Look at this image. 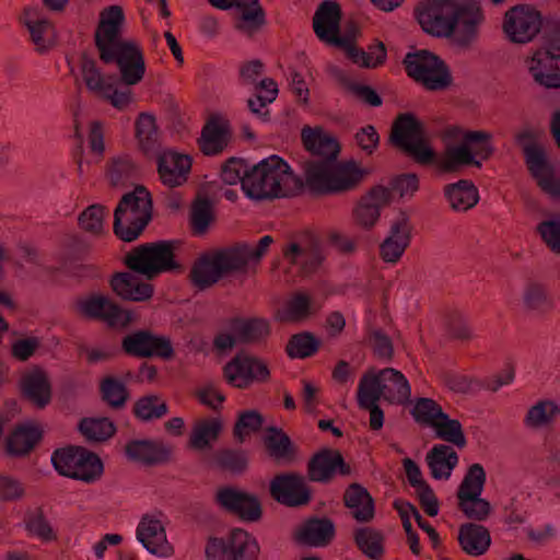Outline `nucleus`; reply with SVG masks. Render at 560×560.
Segmentation results:
<instances>
[{"label":"nucleus","mask_w":560,"mask_h":560,"mask_svg":"<svg viewBox=\"0 0 560 560\" xmlns=\"http://www.w3.org/2000/svg\"><path fill=\"white\" fill-rule=\"evenodd\" d=\"M231 327L241 342L262 338L270 331L269 323L264 318L234 319Z\"/></svg>","instance_id":"49530a36"},{"label":"nucleus","mask_w":560,"mask_h":560,"mask_svg":"<svg viewBox=\"0 0 560 560\" xmlns=\"http://www.w3.org/2000/svg\"><path fill=\"white\" fill-rule=\"evenodd\" d=\"M442 407L431 398H418L411 409V415L416 422L425 424L431 428L440 420L444 415Z\"/></svg>","instance_id":"6e6d98bb"},{"label":"nucleus","mask_w":560,"mask_h":560,"mask_svg":"<svg viewBox=\"0 0 560 560\" xmlns=\"http://www.w3.org/2000/svg\"><path fill=\"white\" fill-rule=\"evenodd\" d=\"M234 7L241 9V18L237 23L240 31L252 35L265 24V13L258 0L253 2L238 0Z\"/></svg>","instance_id":"37998d69"},{"label":"nucleus","mask_w":560,"mask_h":560,"mask_svg":"<svg viewBox=\"0 0 560 560\" xmlns=\"http://www.w3.org/2000/svg\"><path fill=\"white\" fill-rule=\"evenodd\" d=\"M536 232L547 247L553 252L560 253V217L553 214L549 218L541 220L537 226Z\"/></svg>","instance_id":"680f3d73"},{"label":"nucleus","mask_w":560,"mask_h":560,"mask_svg":"<svg viewBox=\"0 0 560 560\" xmlns=\"http://www.w3.org/2000/svg\"><path fill=\"white\" fill-rule=\"evenodd\" d=\"M559 412V407L551 400H540L529 408L525 424L529 428H540L549 424Z\"/></svg>","instance_id":"bf43d9fd"},{"label":"nucleus","mask_w":560,"mask_h":560,"mask_svg":"<svg viewBox=\"0 0 560 560\" xmlns=\"http://www.w3.org/2000/svg\"><path fill=\"white\" fill-rule=\"evenodd\" d=\"M335 528L328 518L312 517L298 530V540L310 546H324L334 536Z\"/></svg>","instance_id":"72a5a7b5"},{"label":"nucleus","mask_w":560,"mask_h":560,"mask_svg":"<svg viewBox=\"0 0 560 560\" xmlns=\"http://www.w3.org/2000/svg\"><path fill=\"white\" fill-rule=\"evenodd\" d=\"M533 81L545 89H560V42H550L536 49L526 61Z\"/></svg>","instance_id":"9b49d317"},{"label":"nucleus","mask_w":560,"mask_h":560,"mask_svg":"<svg viewBox=\"0 0 560 560\" xmlns=\"http://www.w3.org/2000/svg\"><path fill=\"white\" fill-rule=\"evenodd\" d=\"M340 21V5L332 0L324 1L319 4L313 18V28L316 36L326 44L343 46L345 40L339 35Z\"/></svg>","instance_id":"5701e85b"},{"label":"nucleus","mask_w":560,"mask_h":560,"mask_svg":"<svg viewBox=\"0 0 560 560\" xmlns=\"http://www.w3.org/2000/svg\"><path fill=\"white\" fill-rule=\"evenodd\" d=\"M540 13L528 5H516L508 10L503 18L502 31L514 44L530 43L540 32Z\"/></svg>","instance_id":"ddd939ff"},{"label":"nucleus","mask_w":560,"mask_h":560,"mask_svg":"<svg viewBox=\"0 0 560 560\" xmlns=\"http://www.w3.org/2000/svg\"><path fill=\"white\" fill-rule=\"evenodd\" d=\"M345 503L359 522H369L374 515L373 499L360 485L353 483L346 490Z\"/></svg>","instance_id":"e433bc0d"},{"label":"nucleus","mask_w":560,"mask_h":560,"mask_svg":"<svg viewBox=\"0 0 560 560\" xmlns=\"http://www.w3.org/2000/svg\"><path fill=\"white\" fill-rule=\"evenodd\" d=\"M417 19L425 33L438 37L453 35V20L448 0H427L417 7Z\"/></svg>","instance_id":"dca6fc26"},{"label":"nucleus","mask_w":560,"mask_h":560,"mask_svg":"<svg viewBox=\"0 0 560 560\" xmlns=\"http://www.w3.org/2000/svg\"><path fill=\"white\" fill-rule=\"evenodd\" d=\"M129 269L152 279L173 269L176 265L172 245L167 242L151 243L136 247L125 257Z\"/></svg>","instance_id":"0eeeda50"},{"label":"nucleus","mask_w":560,"mask_h":560,"mask_svg":"<svg viewBox=\"0 0 560 560\" xmlns=\"http://www.w3.org/2000/svg\"><path fill=\"white\" fill-rule=\"evenodd\" d=\"M368 170L360 167L354 162H334V171L330 177L328 192H339L352 189L368 175Z\"/></svg>","instance_id":"473e14b6"},{"label":"nucleus","mask_w":560,"mask_h":560,"mask_svg":"<svg viewBox=\"0 0 560 560\" xmlns=\"http://www.w3.org/2000/svg\"><path fill=\"white\" fill-rule=\"evenodd\" d=\"M158 382V372L153 365L142 364L138 371H125L105 376L100 385H128Z\"/></svg>","instance_id":"c03bdc74"},{"label":"nucleus","mask_w":560,"mask_h":560,"mask_svg":"<svg viewBox=\"0 0 560 560\" xmlns=\"http://www.w3.org/2000/svg\"><path fill=\"white\" fill-rule=\"evenodd\" d=\"M222 431V422L217 419L199 420L190 434V445L198 451H206L212 447Z\"/></svg>","instance_id":"ea45409f"},{"label":"nucleus","mask_w":560,"mask_h":560,"mask_svg":"<svg viewBox=\"0 0 560 560\" xmlns=\"http://www.w3.org/2000/svg\"><path fill=\"white\" fill-rule=\"evenodd\" d=\"M457 498L460 511L470 520L482 522L491 513V504L481 495L465 494Z\"/></svg>","instance_id":"13d9d810"},{"label":"nucleus","mask_w":560,"mask_h":560,"mask_svg":"<svg viewBox=\"0 0 560 560\" xmlns=\"http://www.w3.org/2000/svg\"><path fill=\"white\" fill-rule=\"evenodd\" d=\"M294 183L288 163L270 155L249 167L242 182V190L252 200H267L288 196Z\"/></svg>","instance_id":"7ed1b4c3"},{"label":"nucleus","mask_w":560,"mask_h":560,"mask_svg":"<svg viewBox=\"0 0 560 560\" xmlns=\"http://www.w3.org/2000/svg\"><path fill=\"white\" fill-rule=\"evenodd\" d=\"M213 458L220 467L235 472L244 470L247 465V455L241 450H220L214 453Z\"/></svg>","instance_id":"69168bd1"},{"label":"nucleus","mask_w":560,"mask_h":560,"mask_svg":"<svg viewBox=\"0 0 560 560\" xmlns=\"http://www.w3.org/2000/svg\"><path fill=\"white\" fill-rule=\"evenodd\" d=\"M126 454L132 460L148 464L159 463L166 458V450L150 440H132L126 446Z\"/></svg>","instance_id":"a19ab883"},{"label":"nucleus","mask_w":560,"mask_h":560,"mask_svg":"<svg viewBox=\"0 0 560 560\" xmlns=\"http://www.w3.org/2000/svg\"><path fill=\"white\" fill-rule=\"evenodd\" d=\"M19 21L27 31L36 51L44 54L57 44V33L54 24L38 5H26Z\"/></svg>","instance_id":"2eb2a0df"},{"label":"nucleus","mask_w":560,"mask_h":560,"mask_svg":"<svg viewBox=\"0 0 560 560\" xmlns=\"http://www.w3.org/2000/svg\"><path fill=\"white\" fill-rule=\"evenodd\" d=\"M432 429H434L439 439L458 448H463L467 444L460 422L456 419H451L447 413H444Z\"/></svg>","instance_id":"09e8293b"},{"label":"nucleus","mask_w":560,"mask_h":560,"mask_svg":"<svg viewBox=\"0 0 560 560\" xmlns=\"http://www.w3.org/2000/svg\"><path fill=\"white\" fill-rule=\"evenodd\" d=\"M162 512L144 514L137 527V539L152 555L167 557L171 545L167 541Z\"/></svg>","instance_id":"412c9836"},{"label":"nucleus","mask_w":560,"mask_h":560,"mask_svg":"<svg viewBox=\"0 0 560 560\" xmlns=\"http://www.w3.org/2000/svg\"><path fill=\"white\" fill-rule=\"evenodd\" d=\"M427 463L435 479H448L458 463L456 452L446 444H436L427 454Z\"/></svg>","instance_id":"f704fd0d"},{"label":"nucleus","mask_w":560,"mask_h":560,"mask_svg":"<svg viewBox=\"0 0 560 560\" xmlns=\"http://www.w3.org/2000/svg\"><path fill=\"white\" fill-rule=\"evenodd\" d=\"M230 248L219 249L201 255L191 268L190 278L199 289L217 283L225 275L238 271Z\"/></svg>","instance_id":"f8f14e48"},{"label":"nucleus","mask_w":560,"mask_h":560,"mask_svg":"<svg viewBox=\"0 0 560 560\" xmlns=\"http://www.w3.org/2000/svg\"><path fill=\"white\" fill-rule=\"evenodd\" d=\"M110 285L118 296L128 301L143 302L150 300L153 295V287L130 272H122L113 277Z\"/></svg>","instance_id":"cd10ccee"},{"label":"nucleus","mask_w":560,"mask_h":560,"mask_svg":"<svg viewBox=\"0 0 560 560\" xmlns=\"http://www.w3.org/2000/svg\"><path fill=\"white\" fill-rule=\"evenodd\" d=\"M109 211L102 205H91L79 215L80 228L92 235H102Z\"/></svg>","instance_id":"de8ad7c7"},{"label":"nucleus","mask_w":560,"mask_h":560,"mask_svg":"<svg viewBox=\"0 0 560 560\" xmlns=\"http://www.w3.org/2000/svg\"><path fill=\"white\" fill-rule=\"evenodd\" d=\"M452 12L453 34L459 42L468 44L476 39L485 14L480 0H448Z\"/></svg>","instance_id":"4468645a"},{"label":"nucleus","mask_w":560,"mask_h":560,"mask_svg":"<svg viewBox=\"0 0 560 560\" xmlns=\"http://www.w3.org/2000/svg\"><path fill=\"white\" fill-rule=\"evenodd\" d=\"M486 483V471L483 467L476 463L472 464L467 474L465 475L458 491L457 497L465 494L481 495Z\"/></svg>","instance_id":"e2e57ef3"},{"label":"nucleus","mask_w":560,"mask_h":560,"mask_svg":"<svg viewBox=\"0 0 560 560\" xmlns=\"http://www.w3.org/2000/svg\"><path fill=\"white\" fill-rule=\"evenodd\" d=\"M317 311L312 299L302 292L291 295L275 312V319L282 323H300Z\"/></svg>","instance_id":"2f4dec72"},{"label":"nucleus","mask_w":560,"mask_h":560,"mask_svg":"<svg viewBox=\"0 0 560 560\" xmlns=\"http://www.w3.org/2000/svg\"><path fill=\"white\" fill-rule=\"evenodd\" d=\"M413 230L411 217L407 212H400L390 220L377 246L378 258L384 265L395 267L401 262L412 243Z\"/></svg>","instance_id":"6e6552de"},{"label":"nucleus","mask_w":560,"mask_h":560,"mask_svg":"<svg viewBox=\"0 0 560 560\" xmlns=\"http://www.w3.org/2000/svg\"><path fill=\"white\" fill-rule=\"evenodd\" d=\"M390 203V190L385 186H375L364 195L353 209L355 225L372 230L381 218V211Z\"/></svg>","instance_id":"4be33fe9"},{"label":"nucleus","mask_w":560,"mask_h":560,"mask_svg":"<svg viewBox=\"0 0 560 560\" xmlns=\"http://www.w3.org/2000/svg\"><path fill=\"white\" fill-rule=\"evenodd\" d=\"M524 307L528 311L545 313L553 307V301L545 285L530 282L525 285L522 294Z\"/></svg>","instance_id":"a18cd8bd"},{"label":"nucleus","mask_w":560,"mask_h":560,"mask_svg":"<svg viewBox=\"0 0 560 560\" xmlns=\"http://www.w3.org/2000/svg\"><path fill=\"white\" fill-rule=\"evenodd\" d=\"M258 552L256 539L241 528L226 538H210L206 547L208 560H257Z\"/></svg>","instance_id":"1a4fd4ad"},{"label":"nucleus","mask_w":560,"mask_h":560,"mask_svg":"<svg viewBox=\"0 0 560 560\" xmlns=\"http://www.w3.org/2000/svg\"><path fill=\"white\" fill-rule=\"evenodd\" d=\"M526 163L537 186L550 199L560 201V176L545 152L536 147L526 149Z\"/></svg>","instance_id":"aec40b11"},{"label":"nucleus","mask_w":560,"mask_h":560,"mask_svg":"<svg viewBox=\"0 0 560 560\" xmlns=\"http://www.w3.org/2000/svg\"><path fill=\"white\" fill-rule=\"evenodd\" d=\"M82 77L88 89L101 97L108 92L109 85H116V80L104 75L92 61L83 62Z\"/></svg>","instance_id":"5fc2aeb1"},{"label":"nucleus","mask_w":560,"mask_h":560,"mask_svg":"<svg viewBox=\"0 0 560 560\" xmlns=\"http://www.w3.org/2000/svg\"><path fill=\"white\" fill-rule=\"evenodd\" d=\"M270 493L289 506L306 504L311 498L303 477L291 472L277 475L270 483Z\"/></svg>","instance_id":"b1692460"},{"label":"nucleus","mask_w":560,"mask_h":560,"mask_svg":"<svg viewBox=\"0 0 560 560\" xmlns=\"http://www.w3.org/2000/svg\"><path fill=\"white\" fill-rule=\"evenodd\" d=\"M40 346L42 341L36 336L22 337L12 341L10 353L14 360L25 362L37 352Z\"/></svg>","instance_id":"338daca9"},{"label":"nucleus","mask_w":560,"mask_h":560,"mask_svg":"<svg viewBox=\"0 0 560 560\" xmlns=\"http://www.w3.org/2000/svg\"><path fill=\"white\" fill-rule=\"evenodd\" d=\"M247 172H249L247 164L241 159L233 158L222 165L220 178L224 184L230 186L242 185Z\"/></svg>","instance_id":"774afa93"},{"label":"nucleus","mask_w":560,"mask_h":560,"mask_svg":"<svg viewBox=\"0 0 560 560\" xmlns=\"http://www.w3.org/2000/svg\"><path fill=\"white\" fill-rule=\"evenodd\" d=\"M167 411V407L156 396H147L137 401L135 405V413L142 420H153L163 417Z\"/></svg>","instance_id":"0e129e2a"},{"label":"nucleus","mask_w":560,"mask_h":560,"mask_svg":"<svg viewBox=\"0 0 560 560\" xmlns=\"http://www.w3.org/2000/svg\"><path fill=\"white\" fill-rule=\"evenodd\" d=\"M40 436L42 433L36 425H21L8 439V452L12 455H24L35 446Z\"/></svg>","instance_id":"79ce46f5"},{"label":"nucleus","mask_w":560,"mask_h":560,"mask_svg":"<svg viewBox=\"0 0 560 560\" xmlns=\"http://www.w3.org/2000/svg\"><path fill=\"white\" fill-rule=\"evenodd\" d=\"M443 192L448 206L456 212L472 209L480 199L478 188L468 179L445 185Z\"/></svg>","instance_id":"c756f323"},{"label":"nucleus","mask_w":560,"mask_h":560,"mask_svg":"<svg viewBox=\"0 0 560 560\" xmlns=\"http://www.w3.org/2000/svg\"><path fill=\"white\" fill-rule=\"evenodd\" d=\"M217 498L224 509L244 521L254 522L261 515V506L258 499L247 492L226 487L218 492Z\"/></svg>","instance_id":"393cba45"},{"label":"nucleus","mask_w":560,"mask_h":560,"mask_svg":"<svg viewBox=\"0 0 560 560\" xmlns=\"http://www.w3.org/2000/svg\"><path fill=\"white\" fill-rule=\"evenodd\" d=\"M124 350L135 357L171 359L174 350L171 340L162 335L139 330L122 339Z\"/></svg>","instance_id":"a211bd4d"},{"label":"nucleus","mask_w":560,"mask_h":560,"mask_svg":"<svg viewBox=\"0 0 560 560\" xmlns=\"http://www.w3.org/2000/svg\"><path fill=\"white\" fill-rule=\"evenodd\" d=\"M301 138L311 156L302 163L307 187L317 192H328L334 162L340 151L337 139L322 127H304Z\"/></svg>","instance_id":"f03ea898"},{"label":"nucleus","mask_w":560,"mask_h":560,"mask_svg":"<svg viewBox=\"0 0 560 560\" xmlns=\"http://www.w3.org/2000/svg\"><path fill=\"white\" fill-rule=\"evenodd\" d=\"M125 25V13L120 5L104 8L98 14V24L95 31V43L100 55H108V50L120 45L126 38H121Z\"/></svg>","instance_id":"6ab92c4d"},{"label":"nucleus","mask_w":560,"mask_h":560,"mask_svg":"<svg viewBox=\"0 0 560 560\" xmlns=\"http://www.w3.org/2000/svg\"><path fill=\"white\" fill-rule=\"evenodd\" d=\"M51 463L60 475L86 482L94 481L103 471L101 459L79 446L56 450L51 455Z\"/></svg>","instance_id":"39448f33"},{"label":"nucleus","mask_w":560,"mask_h":560,"mask_svg":"<svg viewBox=\"0 0 560 560\" xmlns=\"http://www.w3.org/2000/svg\"><path fill=\"white\" fill-rule=\"evenodd\" d=\"M273 238L269 235L262 236L257 244H240L231 247L232 256L235 258L237 270H243L249 265L258 264L268 253Z\"/></svg>","instance_id":"4c0bfd02"},{"label":"nucleus","mask_w":560,"mask_h":560,"mask_svg":"<svg viewBox=\"0 0 560 560\" xmlns=\"http://www.w3.org/2000/svg\"><path fill=\"white\" fill-rule=\"evenodd\" d=\"M79 430L88 441L102 442L114 434L115 427L108 418H85L81 420Z\"/></svg>","instance_id":"3c124183"},{"label":"nucleus","mask_w":560,"mask_h":560,"mask_svg":"<svg viewBox=\"0 0 560 560\" xmlns=\"http://www.w3.org/2000/svg\"><path fill=\"white\" fill-rule=\"evenodd\" d=\"M152 202L143 187L125 195L114 213V232L125 242L137 240L151 220Z\"/></svg>","instance_id":"20e7f679"},{"label":"nucleus","mask_w":560,"mask_h":560,"mask_svg":"<svg viewBox=\"0 0 560 560\" xmlns=\"http://www.w3.org/2000/svg\"><path fill=\"white\" fill-rule=\"evenodd\" d=\"M223 375L231 383H266L269 382L270 370L262 359L238 352L224 365Z\"/></svg>","instance_id":"f3484780"},{"label":"nucleus","mask_w":560,"mask_h":560,"mask_svg":"<svg viewBox=\"0 0 560 560\" xmlns=\"http://www.w3.org/2000/svg\"><path fill=\"white\" fill-rule=\"evenodd\" d=\"M458 542L462 549L471 557H479L487 552L491 545L489 530L477 523L468 522L460 525Z\"/></svg>","instance_id":"7c9ffc66"},{"label":"nucleus","mask_w":560,"mask_h":560,"mask_svg":"<svg viewBox=\"0 0 560 560\" xmlns=\"http://www.w3.org/2000/svg\"><path fill=\"white\" fill-rule=\"evenodd\" d=\"M404 63L408 75L428 90H442L452 83L447 66L431 51L409 52Z\"/></svg>","instance_id":"423d86ee"},{"label":"nucleus","mask_w":560,"mask_h":560,"mask_svg":"<svg viewBox=\"0 0 560 560\" xmlns=\"http://www.w3.org/2000/svg\"><path fill=\"white\" fill-rule=\"evenodd\" d=\"M358 402L361 408L370 411V427L380 430L384 424V412L378 406V400L384 395L386 387H358Z\"/></svg>","instance_id":"58836bf2"},{"label":"nucleus","mask_w":560,"mask_h":560,"mask_svg":"<svg viewBox=\"0 0 560 560\" xmlns=\"http://www.w3.org/2000/svg\"><path fill=\"white\" fill-rule=\"evenodd\" d=\"M342 47L346 48L347 56L353 61V63L363 68H376L382 65L386 58V50L383 45H380L371 52L360 50L352 44H348L346 42Z\"/></svg>","instance_id":"052dcab7"},{"label":"nucleus","mask_w":560,"mask_h":560,"mask_svg":"<svg viewBox=\"0 0 560 560\" xmlns=\"http://www.w3.org/2000/svg\"><path fill=\"white\" fill-rule=\"evenodd\" d=\"M390 139L417 162L431 165L440 173H456L468 165L480 167L494 151L492 133L454 125L444 130V150L436 153L424 136L422 122L408 113L397 117Z\"/></svg>","instance_id":"f257e3e1"},{"label":"nucleus","mask_w":560,"mask_h":560,"mask_svg":"<svg viewBox=\"0 0 560 560\" xmlns=\"http://www.w3.org/2000/svg\"><path fill=\"white\" fill-rule=\"evenodd\" d=\"M230 139L228 121L213 118L203 128L200 138V148L207 155L217 154L224 149Z\"/></svg>","instance_id":"c9c22d12"},{"label":"nucleus","mask_w":560,"mask_h":560,"mask_svg":"<svg viewBox=\"0 0 560 560\" xmlns=\"http://www.w3.org/2000/svg\"><path fill=\"white\" fill-rule=\"evenodd\" d=\"M135 126L139 145L144 151L150 150L159 138L155 116L151 113H141L136 119Z\"/></svg>","instance_id":"864d4df0"},{"label":"nucleus","mask_w":560,"mask_h":560,"mask_svg":"<svg viewBox=\"0 0 560 560\" xmlns=\"http://www.w3.org/2000/svg\"><path fill=\"white\" fill-rule=\"evenodd\" d=\"M336 472L347 475L349 468L341 454L337 451L325 448L313 456L308 463V475L313 481L326 482Z\"/></svg>","instance_id":"bb28decb"},{"label":"nucleus","mask_w":560,"mask_h":560,"mask_svg":"<svg viewBox=\"0 0 560 560\" xmlns=\"http://www.w3.org/2000/svg\"><path fill=\"white\" fill-rule=\"evenodd\" d=\"M108 55H100L105 62L117 65L120 80L124 84L132 86L139 84L145 74L147 66L143 51L138 42L126 38L122 43L108 50Z\"/></svg>","instance_id":"9d476101"},{"label":"nucleus","mask_w":560,"mask_h":560,"mask_svg":"<svg viewBox=\"0 0 560 560\" xmlns=\"http://www.w3.org/2000/svg\"><path fill=\"white\" fill-rule=\"evenodd\" d=\"M191 168L189 155L176 151L163 152L158 161V172L161 182L168 187L183 185Z\"/></svg>","instance_id":"a878e982"},{"label":"nucleus","mask_w":560,"mask_h":560,"mask_svg":"<svg viewBox=\"0 0 560 560\" xmlns=\"http://www.w3.org/2000/svg\"><path fill=\"white\" fill-rule=\"evenodd\" d=\"M319 348V340L310 332H301L291 337L287 345V353L293 359L312 357Z\"/></svg>","instance_id":"4d7b16f0"},{"label":"nucleus","mask_w":560,"mask_h":560,"mask_svg":"<svg viewBox=\"0 0 560 560\" xmlns=\"http://www.w3.org/2000/svg\"><path fill=\"white\" fill-rule=\"evenodd\" d=\"M24 522L25 528L30 535L37 537L42 541H51L56 539V533L42 508L28 511L25 514Z\"/></svg>","instance_id":"8fccbe9b"},{"label":"nucleus","mask_w":560,"mask_h":560,"mask_svg":"<svg viewBox=\"0 0 560 560\" xmlns=\"http://www.w3.org/2000/svg\"><path fill=\"white\" fill-rule=\"evenodd\" d=\"M408 385L405 375L393 368H370L361 377L359 385Z\"/></svg>","instance_id":"603ef678"},{"label":"nucleus","mask_w":560,"mask_h":560,"mask_svg":"<svg viewBox=\"0 0 560 560\" xmlns=\"http://www.w3.org/2000/svg\"><path fill=\"white\" fill-rule=\"evenodd\" d=\"M268 455L278 464L288 465L298 459V447L281 429L270 427L264 435Z\"/></svg>","instance_id":"c85d7f7f"}]
</instances>
